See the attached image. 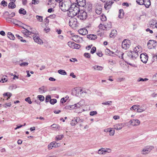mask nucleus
<instances>
[{
	"label": "nucleus",
	"mask_w": 157,
	"mask_h": 157,
	"mask_svg": "<svg viewBox=\"0 0 157 157\" xmlns=\"http://www.w3.org/2000/svg\"><path fill=\"white\" fill-rule=\"evenodd\" d=\"M80 10V8L76 5V3H73L70 6L69 12L67 13L68 16L72 17L78 15Z\"/></svg>",
	"instance_id": "1"
},
{
	"label": "nucleus",
	"mask_w": 157,
	"mask_h": 157,
	"mask_svg": "<svg viewBox=\"0 0 157 157\" xmlns=\"http://www.w3.org/2000/svg\"><path fill=\"white\" fill-rule=\"evenodd\" d=\"M72 4L70 0H65L64 1L59 2V6L60 7H64V9L62 10L63 11H68L70 8V6Z\"/></svg>",
	"instance_id": "2"
},
{
	"label": "nucleus",
	"mask_w": 157,
	"mask_h": 157,
	"mask_svg": "<svg viewBox=\"0 0 157 157\" xmlns=\"http://www.w3.org/2000/svg\"><path fill=\"white\" fill-rule=\"evenodd\" d=\"M77 17L80 20H84L87 17V14L83 10H80Z\"/></svg>",
	"instance_id": "3"
},
{
	"label": "nucleus",
	"mask_w": 157,
	"mask_h": 157,
	"mask_svg": "<svg viewBox=\"0 0 157 157\" xmlns=\"http://www.w3.org/2000/svg\"><path fill=\"white\" fill-rule=\"evenodd\" d=\"M131 44L130 41L127 39H124L122 42V48L126 50L128 48Z\"/></svg>",
	"instance_id": "4"
},
{
	"label": "nucleus",
	"mask_w": 157,
	"mask_h": 157,
	"mask_svg": "<svg viewBox=\"0 0 157 157\" xmlns=\"http://www.w3.org/2000/svg\"><path fill=\"white\" fill-rule=\"evenodd\" d=\"M140 58L141 61L144 63H146L148 59V56L145 53H142L140 55Z\"/></svg>",
	"instance_id": "5"
},
{
	"label": "nucleus",
	"mask_w": 157,
	"mask_h": 157,
	"mask_svg": "<svg viewBox=\"0 0 157 157\" xmlns=\"http://www.w3.org/2000/svg\"><path fill=\"white\" fill-rule=\"evenodd\" d=\"M156 42L153 40H150L148 42L147 46L148 48L150 49H151L154 48L156 45Z\"/></svg>",
	"instance_id": "6"
},
{
	"label": "nucleus",
	"mask_w": 157,
	"mask_h": 157,
	"mask_svg": "<svg viewBox=\"0 0 157 157\" xmlns=\"http://www.w3.org/2000/svg\"><path fill=\"white\" fill-rule=\"evenodd\" d=\"M138 49H139V48L138 47H136L135 48L134 51H132V59H136L138 56L139 51L138 50Z\"/></svg>",
	"instance_id": "7"
},
{
	"label": "nucleus",
	"mask_w": 157,
	"mask_h": 157,
	"mask_svg": "<svg viewBox=\"0 0 157 157\" xmlns=\"http://www.w3.org/2000/svg\"><path fill=\"white\" fill-rule=\"evenodd\" d=\"M76 5L78 7H84L86 5V0H75Z\"/></svg>",
	"instance_id": "8"
},
{
	"label": "nucleus",
	"mask_w": 157,
	"mask_h": 157,
	"mask_svg": "<svg viewBox=\"0 0 157 157\" xmlns=\"http://www.w3.org/2000/svg\"><path fill=\"white\" fill-rule=\"evenodd\" d=\"M114 3V2L112 1H107L105 4L104 8L105 9L108 10L110 9Z\"/></svg>",
	"instance_id": "9"
},
{
	"label": "nucleus",
	"mask_w": 157,
	"mask_h": 157,
	"mask_svg": "<svg viewBox=\"0 0 157 157\" xmlns=\"http://www.w3.org/2000/svg\"><path fill=\"white\" fill-rule=\"evenodd\" d=\"M154 148L153 146H149V147H147L143 149L142 151V154H146L149 153Z\"/></svg>",
	"instance_id": "10"
},
{
	"label": "nucleus",
	"mask_w": 157,
	"mask_h": 157,
	"mask_svg": "<svg viewBox=\"0 0 157 157\" xmlns=\"http://www.w3.org/2000/svg\"><path fill=\"white\" fill-rule=\"evenodd\" d=\"M130 124L133 126H137L139 125L140 122L137 119H132L129 121Z\"/></svg>",
	"instance_id": "11"
},
{
	"label": "nucleus",
	"mask_w": 157,
	"mask_h": 157,
	"mask_svg": "<svg viewBox=\"0 0 157 157\" xmlns=\"http://www.w3.org/2000/svg\"><path fill=\"white\" fill-rule=\"evenodd\" d=\"M33 40L36 42L40 44L43 43L42 40L40 39L39 37L35 35H33Z\"/></svg>",
	"instance_id": "12"
},
{
	"label": "nucleus",
	"mask_w": 157,
	"mask_h": 157,
	"mask_svg": "<svg viewBox=\"0 0 157 157\" xmlns=\"http://www.w3.org/2000/svg\"><path fill=\"white\" fill-rule=\"evenodd\" d=\"M123 55L124 53L121 52L120 51H118V50H117L116 52V53H114V55L115 56H118L120 58L122 59H123Z\"/></svg>",
	"instance_id": "13"
},
{
	"label": "nucleus",
	"mask_w": 157,
	"mask_h": 157,
	"mask_svg": "<svg viewBox=\"0 0 157 157\" xmlns=\"http://www.w3.org/2000/svg\"><path fill=\"white\" fill-rule=\"evenodd\" d=\"M78 33L82 35H85L88 33V31L85 28L81 29L78 30Z\"/></svg>",
	"instance_id": "14"
},
{
	"label": "nucleus",
	"mask_w": 157,
	"mask_h": 157,
	"mask_svg": "<svg viewBox=\"0 0 157 157\" xmlns=\"http://www.w3.org/2000/svg\"><path fill=\"white\" fill-rule=\"evenodd\" d=\"M105 52L106 55H109L113 56H115L114 55V52L110 51L107 48L105 50Z\"/></svg>",
	"instance_id": "15"
},
{
	"label": "nucleus",
	"mask_w": 157,
	"mask_h": 157,
	"mask_svg": "<svg viewBox=\"0 0 157 157\" xmlns=\"http://www.w3.org/2000/svg\"><path fill=\"white\" fill-rule=\"evenodd\" d=\"M80 121V119L78 117H77L76 119L73 120L71 122V124L72 126H75Z\"/></svg>",
	"instance_id": "16"
},
{
	"label": "nucleus",
	"mask_w": 157,
	"mask_h": 157,
	"mask_svg": "<svg viewBox=\"0 0 157 157\" xmlns=\"http://www.w3.org/2000/svg\"><path fill=\"white\" fill-rule=\"evenodd\" d=\"M112 27L111 23L110 22H108L104 26V29H103V30H109Z\"/></svg>",
	"instance_id": "17"
},
{
	"label": "nucleus",
	"mask_w": 157,
	"mask_h": 157,
	"mask_svg": "<svg viewBox=\"0 0 157 157\" xmlns=\"http://www.w3.org/2000/svg\"><path fill=\"white\" fill-rule=\"evenodd\" d=\"M123 126L122 124H117L114 125V129L117 130H120Z\"/></svg>",
	"instance_id": "18"
},
{
	"label": "nucleus",
	"mask_w": 157,
	"mask_h": 157,
	"mask_svg": "<svg viewBox=\"0 0 157 157\" xmlns=\"http://www.w3.org/2000/svg\"><path fill=\"white\" fill-rule=\"evenodd\" d=\"M87 37L88 38L91 40H94L96 39L97 38L96 35L94 34H90L87 36Z\"/></svg>",
	"instance_id": "19"
},
{
	"label": "nucleus",
	"mask_w": 157,
	"mask_h": 157,
	"mask_svg": "<svg viewBox=\"0 0 157 157\" xmlns=\"http://www.w3.org/2000/svg\"><path fill=\"white\" fill-rule=\"evenodd\" d=\"M8 7L9 8L13 9L16 7V5L14 2H11L9 3Z\"/></svg>",
	"instance_id": "20"
},
{
	"label": "nucleus",
	"mask_w": 157,
	"mask_h": 157,
	"mask_svg": "<svg viewBox=\"0 0 157 157\" xmlns=\"http://www.w3.org/2000/svg\"><path fill=\"white\" fill-rule=\"evenodd\" d=\"M144 4H143V5H144L147 8H148L151 5L150 0H144Z\"/></svg>",
	"instance_id": "21"
},
{
	"label": "nucleus",
	"mask_w": 157,
	"mask_h": 157,
	"mask_svg": "<svg viewBox=\"0 0 157 157\" xmlns=\"http://www.w3.org/2000/svg\"><path fill=\"white\" fill-rule=\"evenodd\" d=\"M92 5L90 3H87L86 6L85 7V8L87 9V10L90 11L91 10L92 8Z\"/></svg>",
	"instance_id": "22"
},
{
	"label": "nucleus",
	"mask_w": 157,
	"mask_h": 157,
	"mask_svg": "<svg viewBox=\"0 0 157 157\" xmlns=\"http://www.w3.org/2000/svg\"><path fill=\"white\" fill-rule=\"evenodd\" d=\"M82 104H81V102L80 101L77 104H75L73 107V109H76L78 108H79L82 105Z\"/></svg>",
	"instance_id": "23"
},
{
	"label": "nucleus",
	"mask_w": 157,
	"mask_h": 157,
	"mask_svg": "<svg viewBox=\"0 0 157 157\" xmlns=\"http://www.w3.org/2000/svg\"><path fill=\"white\" fill-rule=\"evenodd\" d=\"M119 12L118 17L121 18H123L124 14L123 10L122 9H121L119 10Z\"/></svg>",
	"instance_id": "24"
},
{
	"label": "nucleus",
	"mask_w": 157,
	"mask_h": 157,
	"mask_svg": "<svg viewBox=\"0 0 157 157\" xmlns=\"http://www.w3.org/2000/svg\"><path fill=\"white\" fill-rule=\"evenodd\" d=\"M39 92H40L41 91H42V92L41 93L42 94L43 93H44L47 91V90L46 88V87H45L44 86L39 88Z\"/></svg>",
	"instance_id": "25"
},
{
	"label": "nucleus",
	"mask_w": 157,
	"mask_h": 157,
	"mask_svg": "<svg viewBox=\"0 0 157 157\" xmlns=\"http://www.w3.org/2000/svg\"><path fill=\"white\" fill-rule=\"evenodd\" d=\"M8 37L10 39L14 40L15 39L14 36L11 32H8L7 33Z\"/></svg>",
	"instance_id": "26"
},
{
	"label": "nucleus",
	"mask_w": 157,
	"mask_h": 157,
	"mask_svg": "<svg viewBox=\"0 0 157 157\" xmlns=\"http://www.w3.org/2000/svg\"><path fill=\"white\" fill-rule=\"evenodd\" d=\"M19 13L20 14H22L23 15H25L26 14V11L23 8H21L19 10Z\"/></svg>",
	"instance_id": "27"
},
{
	"label": "nucleus",
	"mask_w": 157,
	"mask_h": 157,
	"mask_svg": "<svg viewBox=\"0 0 157 157\" xmlns=\"http://www.w3.org/2000/svg\"><path fill=\"white\" fill-rule=\"evenodd\" d=\"M75 43L73 42H71V41H69L68 42L67 44L71 48H74V47L75 46Z\"/></svg>",
	"instance_id": "28"
},
{
	"label": "nucleus",
	"mask_w": 157,
	"mask_h": 157,
	"mask_svg": "<svg viewBox=\"0 0 157 157\" xmlns=\"http://www.w3.org/2000/svg\"><path fill=\"white\" fill-rule=\"evenodd\" d=\"M98 153L99 154H102L104 153H106V150L104 148H101L98 150Z\"/></svg>",
	"instance_id": "29"
},
{
	"label": "nucleus",
	"mask_w": 157,
	"mask_h": 157,
	"mask_svg": "<svg viewBox=\"0 0 157 157\" xmlns=\"http://www.w3.org/2000/svg\"><path fill=\"white\" fill-rule=\"evenodd\" d=\"M117 33V31L115 30H113L111 32L109 36L111 38L113 37L114 36H115L116 34Z\"/></svg>",
	"instance_id": "30"
},
{
	"label": "nucleus",
	"mask_w": 157,
	"mask_h": 157,
	"mask_svg": "<svg viewBox=\"0 0 157 157\" xmlns=\"http://www.w3.org/2000/svg\"><path fill=\"white\" fill-rule=\"evenodd\" d=\"M63 137V135H60L57 136L56 137V140L57 141L62 140Z\"/></svg>",
	"instance_id": "31"
},
{
	"label": "nucleus",
	"mask_w": 157,
	"mask_h": 157,
	"mask_svg": "<svg viewBox=\"0 0 157 157\" xmlns=\"http://www.w3.org/2000/svg\"><path fill=\"white\" fill-rule=\"evenodd\" d=\"M75 20H77V19L74 18L71 19L69 21V25L70 26H72V25H73V22L74 21V22H75Z\"/></svg>",
	"instance_id": "32"
},
{
	"label": "nucleus",
	"mask_w": 157,
	"mask_h": 157,
	"mask_svg": "<svg viewBox=\"0 0 157 157\" xmlns=\"http://www.w3.org/2000/svg\"><path fill=\"white\" fill-rule=\"evenodd\" d=\"M93 68L95 70L101 71L103 69V67L100 66H94Z\"/></svg>",
	"instance_id": "33"
},
{
	"label": "nucleus",
	"mask_w": 157,
	"mask_h": 157,
	"mask_svg": "<svg viewBox=\"0 0 157 157\" xmlns=\"http://www.w3.org/2000/svg\"><path fill=\"white\" fill-rule=\"evenodd\" d=\"M58 72L60 74L62 75H67V72L63 70H59L58 71Z\"/></svg>",
	"instance_id": "34"
},
{
	"label": "nucleus",
	"mask_w": 157,
	"mask_h": 157,
	"mask_svg": "<svg viewBox=\"0 0 157 157\" xmlns=\"http://www.w3.org/2000/svg\"><path fill=\"white\" fill-rule=\"evenodd\" d=\"M57 100L56 99H50L49 101L50 103L52 105H54L57 102Z\"/></svg>",
	"instance_id": "35"
},
{
	"label": "nucleus",
	"mask_w": 157,
	"mask_h": 157,
	"mask_svg": "<svg viewBox=\"0 0 157 157\" xmlns=\"http://www.w3.org/2000/svg\"><path fill=\"white\" fill-rule=\"evenodd\" d=\"M36 18L40 22H42L43 21V17L42 16L36 15Z\"/></svg>",
	"instance_id": "36"
},
{
	"label": "nucleus",
	"mask_w": 157,
	"mask_h": 157,
	"mask_svg": "<svg viewBox=\"0 0 157 157\" xmlns=\"http://www.w3.org/2000/svg\"><path fill=\"white\" fill-rule=\"evenodd\" d=\"M0 5L1 6H2L4 7L6 6L7 5V3L5 1V0H2L0 3Z\"/></svg>",
	"instance_id": "37"
},
{
	"label": "nucleus",
	"mask_w": 157,
	"mask_h": 157,
	"mask_svg": "<svg viewBox=\"0 0 157 157\" xmlns=\"http://www.w3.org/2000/svg\"><path fill=\"white\" fill-rule=\"evenodd\" d=\"M102 8L101 7L96 9V13L98 14H100L102 12Z\"/></svg>",
	"instance_id": "38"
},
{
	"label": "nucleus",
	"mask_w": 157,
	"mask_h": 157,
	"mask_svg": "<svg viewBox=\"0 0 157 157\" xmlns=\"http://www.w3.org/2000/svg\"><path fill=\"white\" fill-rule=\"evenodd\" d=\"M4 97L7 96L8 97H11L12 96V94L10 92H6L3 94Z\"/></svg>",
	"instance_id": "39"
},
{
	"label": "nucleus",
	"mask_w": 157,
	"mask_h": 157,
	"mask_svg": "<svg viewBox=\"0 0 157 157\" xmlns=\"http://www.w3.org/2000/svg\"><path fill=\"white\" fill-rule=\"evenodd\" d=\"M52 143V144H53L52 146L53 147H57L59 146V144L56 143V142L53 141Z\"/></svg>",
	"instance_id": "40"
},
{
	"label": "nucleus",
	"mask_w": 157,
	"mask_h": 157,
	"mask_svg": "<svg viewBox=\"0 0 157 157\" xmlns=\"http://www.w3.org/2000/svg\"><path fill=\"white\" fill-rule=\"evenodd\" d=\"M37 98L41 101H44V97L43 96L41 95H39L37 96Z\"/></svg>",
	"instance_id": "41"
},
{
	"label": "nucleus",
	"mask_w": 157,
	"mask_h": 157,
	"mask_svg": "<svg viewBox=\"0 0 157 157\" xmlns=\"http://www.w3.org/2000/svg\"><path fill=\"white\" fill-rule=\"evenodd\" d=\"M139 105H134L130 108V109L131 110H136L137 109V108L139 107Z\"/></svg>",
	"instance_id": "42"
},
{
	"label": "nucleus",
	"mask_w": 157,
	"mask_h": 157,
	"mask_svg": "<svg viewBox=\"0 0 157 157\" xmlns=\"http://www.w3.org/2000/svg\"><path fill=\"white\" fill-rule=\"evenodd\" d=\"M148 79L147 78H139L137 80V81L138 82L142 81H147L148 80Z\"/></svg>",
	"instance_id": "43"
},
{
	"label": "nucleus",
	"mask_w": 157,
	"mask_h": 157,
	"mask_svg": "<svg viewBox=\"0 0 157 157\" xmlns=\"http://www.w3.org/2000/svg\"><path fill=\"white\" fill-rule=\"evenodd\" d=\"M144 0H136L137 3L140 5H143Z\"/></svg>",
	"instance_id": "44"
},
{
	"label": "nucleus",
	"mask_w": 157,
	"mask_h": 157,
	"mask_svg": "<svg viewBox=\"0 0 157 157\" xmlns=\"http://www.w3.org/2000/svg\"><path fill=\"white\" fill-rule=\"evenodd\" d=\"M109 135L111 136H113L114 135L115 133V131L113 130V128H111L110 130H109Z\"/></svg>",
	"instance_id": "45"
},
{
	"label": "nucleus",
	"mask_w": 157,
	"mask_h": 157,
	"mask_svg": "<svg viewBox=\"0 0 157 157\" xmlns=\"http://www.w3.org/2000/svg\"><path fill=\"white\" fill-rule=\"evenodd\" d=\"M112 101H106L105 102H102V104L103 105H111Z\"/></svg>",
	"instance_id": "46"
},
{
	"label": "nucleus",
	"mask_w": 157,
	"mask_h": 157,
	"mask_svg": "<svg viewBox=\"0 0 157 157\" xmlns=\"http://www.w3.org/2000/svg\"><path fill=\"white\" fill-rule=\"evenodd\" d=\"M51 99V96L50 95H47L46 96L45 98V102H48L49 101V100H50Z\"/></svg>",
	"instance_id": "47"
},
{
	"label": "nucleus",
	"mask_w": 157,
	"mask_h": 157,
	"mask_svg": "<svg viewBox=\"0 0 157 157\" xmlns=\"http://www.w3.org/2000/svg\"><path fill=\"white\" fill-rule=\"evenodd\" d=\"M155 61H157V54L153 55L152 56V61L154 62Z\"/></svg>",
	"instance_id": "48"
},
{
	"label": "nucleus",
	"mask_w": 157,
	"mask_h": 157,
	"mask_svg": "<svg viewBox=\"0 0 157 157\" xmlns=\"http://www.w3.org/2000/svg\"><path fill=\"white\" fill-rule=\"evenodd\" d=\"M39 1L36 0H32V2L31 3H30L29 4L30 5L32 4H37L39 3Z\"/></svg>",
	"instance_id": "49"
},
{
	"label": "nucleus",
	"mask_w": 157,
	"mask_h": 157,
	"mask_svg": "<svg viewBox=\"0 0 157 157\" xmlns=\"http://www.w3.org/2000/svg\"><path fill=\"white\" fill-rule=\"evenodd\" d=\"M96 48L95 47H93L91 50L90 53L93 54L96 51Z\"/></svg>",
	"instance_id": "50"
},
{
	"label": "nucleus",
	"mask_w": 157,
	"mask_h": 157,
	"mask_svg": "<svg viewBox=\"0 0 157 157\" xmlns=\"http://www.w3.org/2000/svg\"><path fill=\"white\" fill-rule=\"evenodd\" d=\"M97 113V111H92L90 112V115L91 116H93L94 115H96Z\"/></svg>",
	"instance_id": "51"
},
{
	"label": "nucleus",
	"mask_w": 157,
	"mask_h": 157,
	"mask_svg": "<svg viewBox=\"0 0 157 157\" xmlns=\"http://www.w3.org/2000/svg\"><path fill=\"white\" fill-rule=\"evenodd\" d=\"M25 101L27 102L29 104H31L32 103V102L31 100V99L29 97L26 98L25 99Z\"/></svg>",
	"instance_id": "52"
},
{
	"label": "nucleus",
	"mask_w": 157,
	"mask_h": 157,
	"mask_svg": "<svg viewBox=\"0 0 157 157\" xmlns=\"http://www.w3.org/2000/svg\"><path fill=\"white\" fill-rule=\"evenodd\" d=\"M11 105V103L10 102L6 103L5 104L3 105V106L5 108H7L8 107H10Z\"/></svg>",
	"instance_id": "53"
},
{
	"label": "nucleus",
	"mask_w": 157,
	"mask_h": 157,
	"mask_svg": "<svg viewBox=\"0 0 157 157\" xmlns=\"http://www.w3.org/2000/svg\"><path fill=\"white\" fill-rule=\"evenodd\" d=\"M51 127L54 128H59L60 127V126L59 125L55 124L51 125Z\"/></svg>",
	"instance_id": "54"
},
{
	"label": "nucleus",
	"mask_w": 157,
	"mask_h": 157,
	"mask_svg": "<svg viewBox=\"0 0 157 157\" xmlns=\"http://www.w3.org/2000/svg\"><path fill=\"white\" fill-rule=\"evenodd\" d=\"M127 55L129 58L132 59V51H130L128 52Z\"/></svg>",
	"instance_id": "55"
},
{
	"label": "nucleus",
	"mask_w": 157,
	"mask_h": 157,
	"mask_svg": "<svg viewBox=\"0 0 157 157\" xmlns=\"http://www.w3.org/2000/svg\"><path fill=\"white\" fill-rule=\"evenodd\" d=\"M77 90H78V92H80V94H82L84 93H86V91L85 90V89H80L79 88L77 89ZM77 90H76V91Z\"/></svg>",
	"instance_id": "56"
},
{
	"label": "nucleus",
	"mask_w": 157,
	"mask_h": 157,
	"mask_svg": "<svg viewBox=\"0 0 157 157\" xmlns=\"http://www.w3.org/2000/svg\"><path fill=\"white\" fill-rule=\"evenodd\" d=\"M84 56L87 58H89L90 57V55L88 53H85L84 54Z\"/></svg>",
	"instance_id": "57"
},
{
	"label": "nucleus",
	"mask_w": 157,
	"mask_h": 157,
	"mask_svg": "<svg viewBox=\"0 0 157 157\" xmlns=\"http://www.w3.org/2000/svg\"><path fill=\"white\" fill-rule=\"evenodd\" d=\"M24 33L25 35H29L30 34L29 33H31L30 31H29L27 29H25V30H24Z\"/></svg>",
	"instance_id": "58"
},
{
	"label": "nucleus",
	"mask_w": 157,
	"mask_h": 157,
	"mask_svg": "<svg viewBox=\"0 0 157 157\" xmlns=\"http://www.w3.org/2000/svg\"><path fill=\"white\" fill-rule=\"evenodd\" d=\"M53 145V144H52V143L51 142V143H50L48 146V148L49 150H51V149L53 147L52 146Z\"/></svg>",
	"instance_id": "59"
},
{
	"label": "nucleus",
	"mask_w": 157,
	"mask_h": 157,
	"mask_svg": "<svg viewBox=\"0 0 157 157\" xmlns=\"http://www.w3.org/2000/svg\"><path fill=\"white\" fill-rule=\"evenodd\" d=\"M74 106L73 105H70V106H66L65 107V108L66 109H73L72 108Z\"/></svg>",
	"instance_id": "60"
},
{
	"label": "nucleus",
	"mask_w": 157,
	"mask_h": 157,
	"mask_svg": "<svg viewBox=\"0 0 157 157\" xmlns=\"http://www.w3.org/2000/svg\"><path fill=\"white\" fill-rule=\"evenodd\" d=\"M81 46L79 44L75 43V45L74 48L78 49Z\"/></svg>",
	"instance_id": "61"
},
{
	"label": "nucleus",
	"mask_w": 157,
	"mask_h": 157,
	"mask_svg": "<svg viewBox=\"0 0 157 157\" xmlns=\"http://www.w3.org/2000/svg\"><path fill=\"white\" fill-rule=\"evenodd\" d=\"M28 63L27 62L22 63L20 64V65L21 66H27L28 65Z\"/></svg>",
	"instance_id": "62"
},
{
	"label": "nucleus",
	"mask_w": 157,
	"mask_h": 157,
	"mask_svg": "<svg viewBox=\"0 0 157 157\" xmlns=\"http://www.w3.org/2000/svg\"><path fill=\"white\" fill-rule=\"evenodd\" d=\"M109 63L112 65H113L115 63V62L111 59L109 60Z\"/></svg>",
	"instance_id": "63"
},
{
	"label": "nucleus",
	"mask_w": 157,
	"mask_h": 157,
	"mask_svg": "<svg viewBox=\"0 0 157 157\" xmlns=\"http://www.w3.org/2000/svg\"><path fill=\"white\" fill-rule=\"evenodd\" d=\"M145 110V109H143L138 108L136 109L137 112L139 113H141Z\"/></svg>",
	"instance_id": "64"
}]
</instances>
